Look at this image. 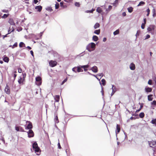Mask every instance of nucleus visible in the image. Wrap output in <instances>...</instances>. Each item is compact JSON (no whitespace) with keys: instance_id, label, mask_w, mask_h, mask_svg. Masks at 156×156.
<instances>
[{"instance_id":"41","label":"nucleus","mask_w":156,"mask_h":156,"mask_svg":"<svg viewBox=\"0 0 156 156\" xmlns=\"http://www.w3.org/2000/svg\"><path fill=\"white\" fill-rule=\"evenodd\" d=\"M67 78H66V79H65L62 82V83H61V85H62L63 84H64V83L66 82L67 81Z\"/></svg>"},{"instance_id":"49","label":"nucleus","mask_w":156,"mask_h":156,"mask_svg":"<svg viewBox=\"0 0 156 156\" xmlns=\"http://www.w3.org/2000/svg\"><path fill=\"white\" fill-rule=\"evenodd\" d=\"M150 37V35H147L146 36V37L145 38V40L147 39Z\"/></svg>"},{"instance_id":"12","label":"nucleus","mask_w":156,"mask_h":156,"mask_svg":"<svg viewBox=\"0 0 156 156\" xmlns=\"http://www.w3.org/2000/svg\"><path fill=\"white\" fill-rule=\"evenodd\" d=\"M29 124L27 125V127H26V129H31L32 128V125L31 122H28Z\"/></svg>"},{"instance_id":"54","label":"nucleus","mask_w":156,"mask_h":156,"mask_svg":"<svg viewBox=\"0 0 156 156\" xmlns=\"http://www.w3.org/2000/svg\"><path fill=\"white\" fill-rule=\"evenodd\" d=\"M15 129L17 131H20L19 128L18 127L16 126L15 127Z\"/></svg>"},{"instance_id":"13","label":"nucleus","mask_w":156,"mask_h":156,"mask_svg":"<svg viewBox=\"0 0 156 156\" xmlns=\"http://www.w3.org/2000/svg\"><path fill=\"white\" fill-rule=\"evenodd\" d=\"M130 69L132 70H134L135 69V65L133 63H131L129 66Z\"/></svg>"},{"instance_id":"4","label":"nucleus","mask_w":156,"mask_h":156,"mask_svg":"<svg viewBox=\"0 0 156 156\" xmlns=\"http://www.w3.org/2000/svg\"><path fill=\"white\" fill-rule=\"evenodd\" d=\"M50 66L51 67H54L57 64V62L56 61L51 60L49 62Z\"/></svg>"},{"instance_id":"16","label":"nucleus","mask_w":156,"mask_h":156,"mask_svg":"<svg viewBox=\"0 0 156 156\" xmlns=\"http://www.w3.org/2000/svg\"><path fill=\"white\" fill-rule=\"evenodd\" d=\"M9 23L11 25H14L15 24L13 19H10L9 20Z\"/></svg>"},{"instance_id":"56","label":"nucleus","mask_w":156,"mask_h":156,"mask_svg":"<svg viewBox=\"0 0 156 156\" xmlns=\"http://www.w3.org/2000/svg\"><path fill=\"white\" fill-rule=\"evenodd\" d=\"M76 68V67H75L72 69V71L75 73L76 72V71L75 70V69Z\"/></svg>"},{"instance_id":"34","label":"nucleus","mask_w":156,"mask_h":156,"mask_svg":"<svg viewBox=\"0 0 156 156\" xmlns=\"http://www.w3.org/2000/svg\"><path fill=\"white\" fill-rule=\"evenodd\" d=\"M151 122L153 124L156 125V119L152 120Z\"/></svg>"},{"instance_id":"26","label":"nucleus","mask_w":156,"mask_h":156,"mask_svg":"<svg viewBox=\"0 0 156 156\" xmlns=\"http://www.w3.org/2000/svg\"><path fill=\"white\" fill-rule=\"evenodd\" d=\"M152 96V95H148V100L149 101H151L152 100L153 98L151 97Z\"/></svg>"},{"instance_id":"47","label":"nucleus","mask_w":156,"mask_h":156,"mask_svg":"<svg viewBox=\"0 0 156 156\" xmlns=\"http://www.w3.org/2000/svg\"><path fill=\"white\" fill-rule=\"evenodd\" d=\"M119 149V147H115V152L114 154L115 153L116 151H117L118 149Z\"/></svg>"},{"instance_id":"24","label":"nucleus","mask_w":156,"mask_h":156,"mask_svg":"<svg viewBox=\"0 0 156 156\" xmlns=\"http://www.w3.org/2000/svg\"><path fill=\"white\" fill-rule=\"evenodd\" d=\"M116 129L117 130V132L119 133L120 130V127L119 125L117 124L116 125Z\"/></svg>"},{"instance_id":"60","label":"nucleus","mask_w":156,"mask_h":156,"mask_svg":"<svg viewBox=\"0 0 156 156\" xmlns=\"http://www.w3.org/2000/svg\"><path fill=\"white\" fill-rule=\"evenodd\" d=\"M2 11L3 12L7 13L8 12V10L6 9H4L2 10Z\"/></svg>"},{"instance_id":"55","label":"nucleus","mask_w":156,"mask_h":156,"mask_svg":"<svg viewBox=\"0 0 156 156\" xmlns=\"http://www.w3.org/2000/svg\"><path fill=\"white\" fill-rule=\"evenodd\" d=\"M63 2H61L60 3V6H61V7H63Z\"/></svg>"},{"instance_id":"17","label":"nucleus","mask_w":156,"mask_h":156,"mask_svg":"<svg viewBox=\"0 0 156 156\" xmlns=\"http://www.w3.org/2000/svg\"><path fill=\"white\" fill-rule=\"evenodd\" d=\"M3 60L5 62H8L9 61V58L6 56H4Z\"/></svg>"},{"instance_id":"9","label":"nucleus","mask_w":156,"mask_h":156,"mask_svg":"<svg viewBox=\"0 0 156 156\" xmlns=\"http://www.w3.org/2000/svg\"><path fill=\"white\" fill-rule=\"evenodd\" d=\"M91 70L94 73H97L98 72V68L96 66H94L91 68Z\"/></svg>"},{"instance_id":"39","label":"nucleus","mask_w":156,"mask_h":156,"mask_svg":"<svg viewBox=\"0 0 156 156\" xmlns=\"http://www.w3.org/2000/svg\"><path fill=\"white\" fill-rule=\"evenodd\" d=\"M59 7V4L58 3H56L55 4V9H57Z\"/></svg>"},{"instance_id":"48","label":"nucleus","mask_w":156,"mask_h":156,"mask_svg":"<svg viewBox=\"0 0 156 156\" xmlns=\"http://www.w3.org/2000/svg\"><path fill=\"white\" fill-rule=\"evenodd\" d=\"M145 24H144V23H142V25H141V28L142 29H144V27H145Z\"/></svg>"},{"instance_id":"32","label":"nucleus","mask_w":156,"mask_h":156,"mask_svg":"<svg viewBox=\"0 0 156 156\" xmlns=\"http://www.w3.org/2000/svg\"><path fill=\"white\" fill-rule=\"evenodd\" d=\"M144 113L143 112H141L139 114V116L140 118H143L144 116Z\"/></svg>"},{"instance_id":"7","label":"nucleus","mask_w":156,"mask_h":156,"mask_svg":"<svg viewBox=\"0 0 156 156\" xmlns=\"http://www.w3.org/2000/svg\"><path fill=\"white\" fill-rule=\"evenodd\" d=\"M155 27L154 25H151L147 28V30L148 32H150L152 30H154L155 29Z\"/></svg>"},{"instance_id":"50","label":"nucleus","mask_w":156,"mask_h":156,"mask_svg":"<svg viewBox=\"0 0 156 156\" xmlns=\"http://www.w3.org/2000/svg\"><path fill=\"white\" fill-rule=\"evenodd\" d=\"M38 2V0H34L33 2L35 4H36Z\"/></svg>"},{"instance_id":"2","label":"nucleus","mask_w":156,"mask_h":156,"mask_svg":"<svg viewBox=\"0 0 156 156\" xmlns=\"http://www.w3.org/2000/svg\"><path fill=\"white\" fill-rule=\"evenodd\" d=\"M31 150L32 151H34L37 155H39L41 154V150L40 147H32V148H31Z\"/></svg>"},{"instance_id":"29","label":"nucleus","mask_w":156,"mask_h":156,"mask_svg":"<svg viewBox=\"0 0 156 156\" xmlns=\"http://www.w3.org/2000/svg\"><path fill=\"white\" fill-rule=\"evenodd\" d=\"M18 82L19 84H23V81L22 80V78L21 77H20V79L18 80Z\"/></svg>"},{"instance_id":"58","label":"nucleus","mask_w":156,"mask_h":156,"mask_svg":"<svg viewBox=\"0 0 156 156\" xmlns=\"http://www.w3.org/2000/svg\"><path fill=\"white\" fill-rule=\"evenodd\" d=\"M97 75H98L99 76L102 77L103 76V74L102 73H100L98 74Z\"/></svg>"},{"instance_id":"45","label":"nucleus","mask_w":156,"mask_h":156,"mask_svg":"<svg viewBox=\"0 0 156 156\" xmlns=\"http://www.w3.org/2000/svg\"><path fill=\"white\" fill-rule=\"evenodd\" d=\"M8 15L6 14H4L3 16H2V18H5L8 17Z\"/></svg>"},{"instance_id":"52","label":"nucleus","mask_w":156,"mask_h":156,"mask_svg":"<svg viewBox=\"0 0 156 156\" xmlns=\"http://www.w3.org/2000/svg\"><path fill=\"white\" fill-rule=\"evenodd\" d=\"M152 83V80H149L148 81V84L150 85H151Z\"/></svg>"},{"instance_id":"44","label":"nucleus","mask_w":156,"mask_h":156,"mask_svg":"<svg viewBox=\"0 0 156 156\" xmlns=\"http://www.w3.org/2000/svg\"><path fill=\"white\" fill-rule=\"evenodd\" d=\"M140 31L139 30L138 31H137V33H136V37H137L138 36H139V34H140Z\"/></svg>"},{"instance_id":"23","label":"nucleus","mask_w":156,"mask_h":156,"mask_svg":"<svg viewBox=\"0 0 156 156\" xmlns=\"http://www.w3.org/2000/svg\"><path fill=\"white\" fill-rule=\"evenodd\" d=\"M112 91H114V92H115L116 91V87L113 85H112Z\"/></svg>"},{"instance_id":"20","label":"nucleus","mask_w":156,"mask_h":156,"mask_svg":"<svg viewBox=\"0 0 156 156\" xmlns=\"http://www.w3.org/2000/svg\"><path fill=\"white\" fill-rule=\"evenodd\" d=\"M96 11L99 13H101V12L102 11V9L100 7H98L96 9Z\"/></svg>"},{"instance_id":"28","label":"nucleus","mask_w":156,"mask_h":156,"mask_svg":"<svg viewBox=\"0 0 156 156\" xmlns=\"http://www.w3.org/2000/svg\"><path fill=\"white\" fill-rule=\"evenodd\" d=\"M46 9L47 10L49 11L50 12H51L53 10L50 7H48L46 8Z\"/></svg>"},{"instance_id":"37","label":"nucleus","mask_w":156,"mask_h":156,"mask_svg":"<svg viewBox=\"0 0 156 156\" xmlns=\"http://www.w3.org/2000/svg\"><path fill=\"white\" fill-rule=\"evenodd\" d=\"M101 81L102 83V84L103 86H104L105 84V80L104 79H102Z\"/></svg>"},{"instance_id":"19","label":"nucleus","mask_w":156,"mask_h":156,"mask_svg":"<svg viewBox=\"0 0 156 156\" xmlns=\"http://www.w3.org/2000/svg\"><path fill=\"white\" fill-rule=\"evenodd\" d=\"M60 96L59 95H56L55 98V101L58 102L59 100Z\"/></svg>"},{"instance_id":"63","label":"nucleus","mask_w":156,"mask_h":156,"mask_svg":"<svg viewBox=\"0 0 156 156\" xmlns=\"http://www.w3.org/2000/svg\"><path fill=\"white\" fill-rule=\"evenodd\" d=\"M144 24H145L146 23V18H144Z\"/></svg>"},{"instance_id":"53","label":"nucleus","mask_w":156,"mask_h":156,"mask_svg":"<svg viewBox=\"0 0 156 156\" xmlns=\"http://www.w3.org/2000/svg\"><path fill=\"white\" fill-rule=\"evenodd\" d=\"M16 73H14L13 74V76H14V81L15 80L16 78Z\"/></svg>"},{"instance_id":"42","label":"nucleus","mask_w":156,"mask_h":156,"mask_svg":"<svg viewBox=\"0 0 156 156\" xmlns=\"http://www.w3.org/2000/svg\"><path fill=\"white\" fill-rule=\"evenodd\" d=\"M17 42H16L15 44L13 45L12 46V48H13L15 47H16L17 46Z\"/></svg>"},{"instance_id":"5","label":"nucleus","mask_w":156,"mask_h":156,"mask_svg":"<svg viewBox=\"0 0 156 156\" xmlns=\"http://www.w3.org/2000/svg\"><path fill=\"white\" fill-rule=\"evenodd\" d=\"M84 67H85V66H83L80 65L76 67V68H77V72H83V70L82 69V68Z\"/></svg>"},{"instance_id":"14","label":"nucleus","mask_w":156,"mask_h":156,"mask_svg":"<svg viewBox=\"0 0 156 156\" xmlns=\"http://www.w3.org/2000/svg\"><path fill=\"white\" fill-rule=\"evenodd\" d=\"M152 147V150L153 151V154L154 156H156V147Z\"/></svg>"},{"instance_id":"27","label":"nucleus","mask_w":156,"mask_h":156,"mask_svg":"<svg viewBox=\"0 0 156 156\" xmlns=\"http://www.w3.org/2000/svg\"><path fill=\"white\" fill-rule=\"evenodd\" d=\"M19 47L21 48L23 47H25V44L23 42H20L19 44Z\"/></svg>"},{"instance_id":"59","label":"nucleus","mask_w":156,"mask_h":156,"mask_svg":"<svg viewBox=\"0 0 156 156\" xmlns=\"http://www.w3.org/2000/svg\"><path fill=\"white\" fill-rule=\"evenodd\" d=\"M18 72L19 73H21L22 72V69L20 68H19Z\"/></svg>"},{"instance_id":"57","label":"nucleus","mask_w":156,"mask_h":156,"mask_svg":"<svg viewBox=\"0 0 156 156\" xmlns=\"http://www.w3.org/2000/svg\"><path fill=\"white\" fill-rule=\"evenodd\" d=\"M30 54H31V55L33 56L34 57V53H33V51H30Z\"/></svg>"},{"instance_id":"25","label":"nucleus","mask_w":156,"mask_h":156,"mask_svg":"<svg viewBox=\"0 0 156 156\" xmlns=\"http://www.w3.org/2000/svg\"><path fill=\"white\" fill-rule=\"evenodd\" d=\"M145 4V3L143 1H141L140 2L139 4L137 6H142Z\"/></svg>"},{"instance_id":"18","label":"nucleus","mask_w":156,"mask_h":156,"mask_svg":"<svg viewBox=\"0 0 156 156\" xmlns=\"http://www.w3.org/2000/svg\"><path fill=\"white\" fill-rule=\"evenodd\" d=\"M98 39V37L97 36L94 35L93 37V40L95 41H97Z\"/></svg>"},{"instance_id":"11","label":"nucleus","mask_w":156,"mask_h":156,"mask_svg":"<svg viewBox=\"0 0 156 156\" xmlns=\"http://www.w3.org/2000/svg\"><path fill=\"white\" fill-rule=\"evenodd\" d=\"M151 105H152L151 107L153 109H154V107L156 106V101L155 100L153 101L151 103Z\"/></svg>"},{"instance_id":"1","label":"nucleus","mask_w":156,"mask_h":156,"mask_svg":"<svg viewBox=\"0 0 156 156\" xmlns=\"http://www.w3.org/2000/svg\"><path fill=\"white\" fill-rule=\"evenodd\" d=\"M95 44L92 42L89 43L87 47V49L89 51H91L94 49L95 47Z\"/></svg>"},{"instance_id":"62","label":"nucleus","mask_w":156,"mask_h":156,"mask_svg":"<svg viewBox=\"0 0 156 156\" xmlns=\"http://www.w3.org/2000/svg\"><path fill=\"white\" fill-rule=\"evenodd\" d=\"M101 93H102V95L103 96L104 95V92H103V87L102 88V90L101 91Z\"/></svg>"},{"instance_id":"30","label":"nucleus","mask_w":156,"mask_h":156,"mask_svg":"<svg viewBox=\"0 0 156 156\" xmlns=\"http://www.w3.org/2000/svg\"><path fill=\"white\" fill-rule=\"evenodd\" d=\"M55 123H58L59 122L57 116H56L55 118Z\"/></svg>"},{"instance_id":"33","label":"nucleus","mask_w":156,"mask_h":156,"mask_svg":"<svg viewBox=\"0 0 156 156\" xmlns=\"http://www.w3.org/2000/svg\"><path fill=\"white\" fill-rule=\"evenodd\" d=\"M83 66H85V67H84V68H83V69L85 71H86L87 70V69H86V68H88L89 66L88 65H84Z\"/></svg>"},{"instance_id":"35","label":"nucleus","mask_w":156,"mask_h":156,"mask_svg":"<svg viewBox=\"0 0 156 156\" xmlns=\"http://www.w3.org/2000/svg\"><path fill=\"white\" fill-rule=\"evenodd\" d=\"M94 9H92V10H86L85 11V12L86 13H89V12H90V13H93V11H94Z\"/></svg>"},{"instance_id":"46","label":"nucleus","mask_w":156,"mask_h":156,"mask_svg":"<svg viewBox=\"0 0 156 156\" xmlns=\"http://www.w3.org/2000/svg\"><path fill=\"white\" fill-rule=\"evenodd\" d=\"M147 16H148L150 14V10L149 8L147 9Z\"/></svg>"},{"instance_id":"43","label":"nucleus","mask_w":156,"mask_h":156,"mask_svg":"<svg viewBox=\"0 0 156 156\" xmlns=\"http://www.w3.org/2000/svg\"><path fill=\"white\" fill-rule=\"evenodd\" d=\"M32 146H38L37 143L36 142L33 143L32 144Z\"/></svg>"},{"instance_id":"36","label":"nucleus","mask_w":156,"mask_h":156,"mask_svg":"<svg viewBox=\"0 0 156 156\" xmlns=\"http://www.w3.org/2000/svg\"><path fill=\"white\" fill-rule=\"evenodd\" d=\"M119 33V31L118 30H116L115 31H114L113 33V34L114 35H116L118 34Z\"/></svg>"},{"instance_id":"6","label":"nucleus","mask_w":156,"mask_h":156,"mask_svg":"<svg viewBox=\"0 0 156 156\" xmlns=\"http://www.w3.org/2000/svg\"><path fill=\"white\" fill-rule=\"evenodd\" d=\"M28 136L29 137H32L34 136V133L33 131L31 129H29L28 132H27Z\"/></svg>"},{"instance_id":"8","label":"nucleus","mask_w":156,"mask_h":156,"mask_svg":"<svg viewBox=\"0 0 156 156\" xmlns=\"http://www.w3.org/2000/svg\"><path fill=\"white\" fill-rule=\"evenodd\" d=\"M5 91L6 93L7 94H10L9 88L7 84L6 85V86L5 87Z\"/></svg>"},{"instance_id":"3","label":"nucleus","mask_w":156,"mask_h":156,"mask_svg":"<svg viewBox=\"0 0 156 156\" xmlns=\"http://www.w3.org/2000/svg\"><path fill=\"white\" fill-rule=\"evenodd\" d=\"M35 80L36 83L37 85L40 86L41 85L42 83L41 78L40 76L36 77L35 78Z\"/></svg>"},{"instance_id":"40","label":"nucleus","mask_w":156,"mask_h":156,"mask_svg":"<svg viewBox=\"0 0 156 156\" xmlns=\"http://www.w3.org/2000/svg\"><path fill=\"white\" fill-rule=\"evenodd\" d=\"M75 6L79 7L80 6V4L79 2H76L75 3Z\"/></svg>"},{"instance_id":"61","label":"nucleus","mask_w":156,"mask_h":156,"mask_svg":"<svg viewBox=\"0 0 156 156\" xmlns=\"http://www.w3.org/2000/svg\"><path fill=\"white\" fill-rule=\"evenodd\" d=\"M10 29H9L8 30V34H10L11 32L13 31L14 30V29H13L11 32H10Z\"/></svg>"},{"instance_id":"38","label":"nucleus","mask_w":156,"mask_h":156,"mask_svg":"<svg viewBox=\"0 0 156 156\" xmlns=\"http://www.w3.org/2000/svg\"><path fill=\"white\" fill-rule=\"evenodd\" d=\"M152 12L153 13V16L154 17L156 16L155 11L154 9H153Z\"/></svg>"},{"instance_id":"10","label":"nucleus","mask_w":156,"mask_h":156,"mask_svg":"<svg viewBox=\"0 0 156 156\" xmlns=\"http://www.w3.org/2000/svg\"><path fill=\"white\" fill-rule=\"evenodd\" d=\"M35 9L37 10V11L40 12L42 9V7L41 5H38L35 7Z\"/></svg>"},{"instance_id":"22","label":"nucleus","mask_w":156,"mask_h":156,"mask_svg":"<svg viewBox=\"0 0 156 156\" xmlns=\"http://www.w3.org/2000/svg\"><path fill=\"white\" fill-rule=\"evenodd\" d=\"M99 27H100L99 24L98 23H96L94 25V28L95 29H96Z\"/></svg>"},{"instance_id":"64","label":"nucleus","mask_w":156,"mask_h":156,"mask_svg":"<svg viewBox=\"0 0 156 156\" xmlns=\"http://www.w3.org/2000/svg\"><path fill=\"white\" fill-rule=\"evenodd\" d=\"M122 15L123 16H125L126 15V12H123V13L122 14Z\"/></svg>"},{"instance_id":"51","label":"nucleus","mask_w":156,"mask_h":156,"mask_svg":"<svg viewBox=\"0 0 156 156\" xmlns=\"http://www.w3.org/2000/svg\"><path fill=\"white\" fill-rule=\"evenodd\" d=\"M23 79H25V78L26 76V73H23Z\"/></svg>"},{"instance_id":"15","label":"nucleus","mask_w":156,"mask_h":156,"mask_svg":"<svg viewBox=\"0 0 156 156\" xmlns=\"http://www.w3.org/2000/svg\"><path fill=\"white\" fill-rule=\"evenodd\" d=\"M145 90L147 92H150L152 91V89L151 88L148 87L145 88Z\"/></svg>"},{"instance_id":"21","label":"nucleus","mask_w":156,"mask_h":156,"mask_svg":"<svg viewBox=\"0 0 156 156\" xmlns=\"http://www.w3.org/2000/svg\"><path fill=\"white\" fill-rule=\"evenodd\" d=\"M133 8L132 7H130L127 8L128 11L129 12L131 13L133 11Z\"/></svg>"},{"instance_id":"31","label":"nucleus","mask_w":156,"mask_h":156,"mask_svg":"<svg viewBox=\"0 0 156 156\" xmlns=\"http://www.w3.org/2000/svg\"><path fill=\"white\" fill-rule=\"evenodd\" d=\"M100 30H96L94 31V33L96 34H100Z\"/></svg>"}]
</instances>
